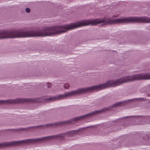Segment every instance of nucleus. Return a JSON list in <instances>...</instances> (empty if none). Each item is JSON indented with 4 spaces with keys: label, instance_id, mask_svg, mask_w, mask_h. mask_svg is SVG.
<instances>
[{
    "label": "nucleus",
    "instance_id": "nucleus-1",
    "mask_svg": "<svg viewBox=\"0 0 150 150\" xmlns=\"http://www.w3.org/2000/svg\"><path fill=\"white\" fill-rule=\"evenodd\" d=\"M39 32H17L12 33H0V38L40 36Z\"/></svg>",
    "mask_w": 150,
    "mask_h": 150
},
{
    "label": "nucleus",
    "instance_id": "nucleus-2",
    "mask_svg": "<svg viewBox=\"0 0 150 150\" xmlns=\"http://www.w3.org/2000/svg\"><path fill=\"white\" fill-rule=\"evenodd\" d=\"M144 22L145 23H149L150 21H146L143 20V18H141L132 17L128 18H125L123 19H119L114 20L113 22H109V23H120L131 22Z\"/></svg>",
    "mask_w": 150,
    "mask_h": 150
},
{
    "label": "nucleus",
    "instance_id": "nucleus-3",
    "mask_svg": "<svg viewBox=\"0 0 150 150\" xmlns=\"http://www.w3.org/2000/svg\"><path fill=\"white\" fill-rule=\"evenodd\" d=\"M84 90L82 89H79L77 91H71L68 93H65L64 95H62L59 96V98H63L68 96L77 95L83 93Z\"/></svg>",
    "mask_w": 150,
    "mask_h": 150
},
{
    "label": "nucleus",
    "instance_id": "nucleus-4",
    "mask_svg": "<svg viewBox=\"0 0 150 150\" xmlns=\"http://www.w3.org/2000/svg\"><path fill=\"white\" fill-rule=\"evenodd\" d=\"M84 25V22L81 21L77 22L76 23H72L70 25H66L65 27V28L66 29V30L62 31L61 33L65 32L67 30L72 29L83 26Z\"/></svg>",
    "mask_w": 150,
    "mask_h": 150
},
{
    "label": "nucleus",
    "instance_id": "nucleus-5",
    "mask_svg": "<svg viewBox=\"0 0 150 150\" xmlns=\"http://www.w3.org/2000/svg\"><path fill=\"white\" fill-rule=\"evenodd\" d=\"M31 100L24 98L17 99L13 100H8L5 102L7 103H23L25 102H30Z\"/></svg>",
    "mask_w": 150,
    "mask_h": 150
},
{
    "label": "nucleus",
    "instance_id": "nucleus-6",
    "mask_svg": "<svg viewBox=\"0 0 150 150\" xmlns=\"http://www.w3.org/2000/svg\"><path fill=\"white\" fill-rule=\"evenodd\" d=\"M105 21L104 20H87L85 21V25H96L97 24L105 22Z\"/></svg>",
    "mask_w": 150,
    "mask_h": 150
},
{
    "label": "nucleus",
    "instance_id": "nucleus-7",
    "mask_svg": "<svg viewBox=\"0 0 150 150\" xmlns=\"http://www.w3.org/2000/svg\"><path fill=\"white\" fill-rule=\"evenodd\" d=\"M137 77L135 80L141 79H150V75H141L137 76Z\"/></svg>",
    "mask_w": 150,
    "mask_h": 150
},
{
    "label": "nucleus",
    "instance_id": "nucleus-8",
    "mask_svg": "<svg viewBox=\"0 0 150 150\" xmlns=\"http://www.w3.org/2000/svg\"><path fill=\"white\" fill-rule=\"evenodd\" d=\"M33 141V139H27L26 140H23L21 141L20 142H18L19 143H26L30 142Z\"/></svg>",
    "mask_w": 150,
    "mask_h": 150
},
{
    "label": "nucleus",
    "instance_id": "nucleus-9",
    "mask_svg": "<svg viewBox=\"0 0 150 150\" xmlns=\"http://www.w3.org/2000/svg\"><path fill=\"white\" fill-rule=\"evenodd\" d=\"M104 87V85H102L101 86H97V87H94V88H93V89H95L96 88H100L101 89H103V88L102 87Z\"/></svg>",
    "mask_w": 150,
    "mask_h": 150
},
{
    "label": "nucleus",
    "instance_id": "nucleus-10",
    "mask_svg": "<svg viewBox=\"0 0 150 150\" xmlns=\"http://www.w3.org/2000/svg\"><path fill=\"white\" fill-rule=\"evenodd\" d=\"M69 86V85L67 83H66L64 85V87L65 89H67Z\"/></svg>",
    "mask_w": 150,
    "mask_h": 150
},
{
    "label": "nucleus",
    "instance_id": "nucleus-11",
    "mask_svg": "<svg viewBox=\"0 0 150 150\" xmlns=\"http://www.w3.org/2000/svg\"><path fill=\"white\" fill-rule=\"evenodd\" d=\"M26 11L27 12L29 13L30 11V10L29 8H27L26 9Z\"/></svg>",
    "mask_w": 150,
    "mask_h": 150
},
{
    "label": "nucleus",
    "instance_id": "nucleus-12",
    "mask_svg": "<svg viewBox=\"0 0 150 150\" xmlns=\"http://www.w3.org/2000/svg\"><path fill=\"white\" fill-rule=\"evenodd\" d=\"M114 86V84H110V85H108V87H111V86Z\"/></svg>",
    "mask_w": 150,
    "mask_h": 150
},
{
    "label": "nucleus",
    "instance_id": "nucleus-13",
    "mask_svg": "<svg viewBox=\"0 0 150 150\" xmlns=\"http://www.w3.org/2000/svg\"><path fill=\"white\" fill-rule=\"evenodd\" d=\"M47 86L48 87H50L51 86V84L50 83H47Z\"/></svg>",
    "mask_w": 150,
    "mask_h": 150
},
{
    "label": "nucleus",
    "instance_id": "nucleus-14",
    "mask_svg": "<svg viewBox=\"0 0 150 150\" xmlns=\"http://www.w3.org/2000/svg\"><path fill=\"white\" fill-rule=\"evenodd\" d=\"M46 139V137H45V138H41L40 139H41V140H44L45 139Z\"/></svg>",
    "mask_w": 150,
    "mask_h": 150
},
{
    "label": "nucleus",
    "instance_id": "nucleus-15",
    "mask_svg": "<svg viewBox=\"0 0 150 150\" xmlns=\"http://www.w3.org/2000/svg\"><path fill=\"white\" fill-rule=\"evenodd\" d=\"M55 99V98H53L52 99H51V100H54Z\"/></svg>",
    "mask_w": 150,
    "mask_h": 150
},
{
    "label": "nucleus",
    "instance_id": "nucleus-16",
    "mask_svg": "<svg viewBox=\"0 0 150 150\" xmlns=\"http://www.w3.org/2000/svg\"><path fill=\"white\" fill-rule=\"evenodd\" d=\"M0 102H1V103H2V102H4L1 101H0Z\"/></svg>",
    "mask_w": 150,
    "mask_h": 150
},
{
    "label": "nucleus",
    "instance_id": "nucleus-17",
    "mask_svg": "<svg viewBox=\"0 0 150 150\" xmlns=\"http://www.w3.org/2000/svg\"><path fill=\"white\" fill-rule=\"evenodd\" d=\"M13 144V143H11V144Z\"/></svg>",
    "mask_w": 150,
    "mask_h": 150
},
{
    "label": "nucleus",
    "instance_id": "nucleus-18",
    "mask_svg": "<svg viewBox=\"0 0 150 150\" xmlns=\"http://www.w3.org/2000/svg\"><path fill=\"white\" fill-rule=\"evenodd\" d=\"M46 35L48 36V35Z\"/></svg>",
    "mask_w": 150,
    "mask_h": 150
},
{
    "label": "nucleus",
    "instance_id": "nucleus-19",
    "mask_svg": "<svg viewBox=\"0 0 150 150\" xmlns=\"http://www.w3.org/2000/svg\"><path fill=\"white\" fill-rule=\"evenodd\" d=\"M74 132V131H72V132Z\"/></svg>",
    "mask_w": 150,
    "mask_h": 150
},
{
    "label": "nucleus",
    "instance_id": "nucleus-20",
    "mask_svg": "<svg viewBox=\"0 0 150 150\" xmlns=\"http://www.w3.org/2000/svg\"><path fill=\"white\" fill-rule=\"evenodd\" d=\"M86 91V90H85V91Z\"/></svg>",
    "mask_w": 150,
    "mask_h": 150
},
{
    "label": "nucleus",
    "instance_id": "nucleus-21",
    "mask_svg": "<svg viewBox=\"0 0 150 150\" xmlns=\"http://www.w3.org/2000/svg\"><path fill=\"white\" fill-rule=\"evenodd\" d=\"M86 91V90H85V91Z\"/></svg>",
    "mask_w": 150,
    "mask_h": 150
}]
</instances>
